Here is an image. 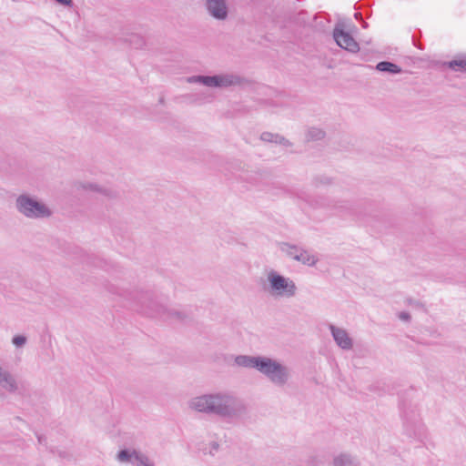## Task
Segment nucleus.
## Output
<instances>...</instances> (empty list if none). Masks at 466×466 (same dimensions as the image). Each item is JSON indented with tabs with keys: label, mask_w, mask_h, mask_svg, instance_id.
Listing matches in <instances>:
<instances>
[{
	"label": "nucleus",
	"mask_w": 466,
	"mask_h": 466,
	"mask_svg": "<svg viewBox=\"0 0 466 466\" xmlns=\"http://www.w3.org/2000/svg\"><path fill=\"white\" fill-rule=\"evenodd\" d=\"M405 303L412 308H415V309H424V305L420 301L410 299V298L407 299L405 300Z\"/></svg>",
	"instance_id": "26"
},
{
	"label": "nucleus",
	"mask_w": 466,
	"mask_h": 466,
	"mask_svg": "<svg viewBox=\"0 0 466 466\" xmlns=\"http://www.w3.org/2000/svg\"><path fill=\"white\" fill-rule=\"evenodd\" d=\"M37 440H38V442L40 444H42L46 441V438L44 436H42V435H38L37 436Z\"/></svg>",
	"instance_id": "28"
},
{
	"label": "nucleus",
	"mask_w": 466,
	"mask_h": 466,
	"mask_svg": "<svg viewBox=\"0 0 466 466\" xmlns=\"http://www.w3.org/2000/svg\"><path fill=\"white\" fill-rule=\"evenodd\" d=\"M139 451H128V450H121L117 453V460L120 462H130L135 464V454H138Z\"/></svg>",
	"instance_id": "22"
},
{
	"label": "nucleus",
	"mask_w": 466,
	"mask_h": 466,
	"mask_svg": "<svg viewBox=\"0 0 466 466\" xmlns=\"http://www.w3.org/2000/svg\"><path fill=\"white\" fill-rule=\"evenodd\" d=\"M76 187H77V189L96 192L98 194H101V195L108 198H115L117 197V193H116V190H114V189H112L110 187L100 186V185H98L96 183L79 182L76 185Z\"/></svg>",
	"instance_id": "12"
},
{
	"label": "nucleus",
	"mask_w": 466,
	"mask_h": 466,
	"mask_svg": "<svg viewBox=\"0 0 466 466\" xmlns=\"http://www.w3.org/2000/svg\"><path fill=\"white\" fill-rule=\"evenodd\" d=\"M260 357L261 356L238 355L235 357L234 362L238 367L255 369L257 370Z\"/></svg>",
	"instance_id": "14"
},
{
	"label": "nucleus",
	"mask_w": 466,
	"mask_h": 466,
	"mask_svg": "<svg viewBox=\"0 0 466 466\" xmlns=\"http://www.w3.org/2000/svg\"><path fill=\"white\" fill-rule=\"evenodd\" d=\"M329 329L339 348L343 350H350L353 348V339L345 329L337 327L333 324H329Z\"/></svg>",
	"instance_id": "10"
},
{
	"label": "nucleus",
	"mask_w": 466,
	"mask_h": 466,
	"mask_svg": "<svg viewBox=\"0 0 466 466\" xmlns=\"http://www.w3.org/2000/svg\"><path fill=\"white\" fill-rule=\"evenodd\" d=\"M0 388L9 393H15L19 390L18 382L15 377L7 370L0 366Z\"/></svg>",
	"instance_id": "13"
},
{
	"label": "nucleus",
	"mask_w": 466,
	"mask_h": 466,
	"mask_svg": "<svg viewBox=\"0 0 466 466\" xmlns=\"http://www.w3.org/2000/svg\"><path fill=\"white\" fill-rule=\"evenodd\" d=\"M333 38L337 45L345 50L351 53H356L360 50L359 44L355 39L349 33L345 32L339 25H337L334 28Z\"/></svg>",
	"instance_id": "9"
},
{
	"label": "nucleus",
	"mask_w": 466,
	"mask_h": 466,
	"mask_svg": "<svg viewBox=\"0 0 466 466\" xmlns=\"http://www.w3.org/2000/svg\"><path fill=\"white\" fill-rule=\"evenodd\" d=\"M448 66L454 71L466 72V56H458L450 61Z\"/></svg>",
	"instance_id": "20"
},
{
	"label": "nucleus",
	"mask_w": 466,
	"mask_h": 466,
	"mask_svg": "<svg viewBox=\"0 0 466 466\" xmlns=\"http://www.w3.org/2000/svg\"><path fill=\"white\" fill-rule=\"evenodd\" d=\"M279 248L282 252H284L287 256H289V258H291L292 259L295 260V257L296 255L299 254V250L301 248L296 246V245H291L289 243H287V242H282L279 246Z\"/></svg>",
	"instance_id": "21"
},
{
	"label": "nucleus",
	"mask_w": 466,
	"mask_h": 466,
	"mask_svg": "<svg viewBox=\"0 0 466 466\" xmlns=\"http://www.w3.org/2000/svg\"><path fill=\"white\" fill-rule=\"evenodd\" d=\"M15 208L30 219H43L52 216V210L46 204L28 194H21L16 198Z\"/></svg>",
	"instance_id": "4"
},
{
	"label": "nucleus",
	"mask_w": 466,
	"mask_h": 466,
	"mask_svg": "<svg viewBox=\"0 0 466 466\" xmlns=\"http://www.w3.org/2000/svg\"><path fill=\"white\" fill-rule=\"evenodd\" d=\"M206 9L210 16L223 21L228 15V7L226 0H206Z\"/></svg>",
	"instance_id": "11"
},
{
	"label": "nucleus",
	"mask_w": 466,
	"mask_h": 466,
	"mask_svg": "<svg viewBox=\"0 0 466 466\" xmlns=\"http://www.w3.org/2000/svg\"><path fill=\"white\" fill-rule=\"evenodd\" d=\"M135 466H154V463L149 460V458L138 452V454H135Z\"/></svg>",
	"instance_id": "24"
},
{
	"label": "nucleus",
	"mask_w": 466,
	"mask_h": 466,
	"mask_svg": "<svg viewBox=\"0 0 466 466\" xmlns=\"http://www.w3.org/2000/svg\"><path fill=\"white\" fill-rule=\"evenodd\" d=\"M295 260L304 265L312 267L317 264L319 258L315 255L311 254L309 251L301 248L299 254L296 255Z\"/></svg>",
	"instance_id": "16"
},
{
	"label": "nucleus",
	"mask_w": 466,
	"mask_h": 466,
	"mask_svg": "<svg viewBox=\"0 0 466 466\" xmlns=\"http://www.w3.org/2000/svg\"><path fill=\"white\" fill-rule=\"evenodd\" d=\"M27 339L24 335H16L12 339V343L17 347L22 348L25 345Z\"/></svg>",
	"instance_id": "25"
},
{
	"label": "nucleus",
	"mask_w": 466,
	"mask_h": 466,
	"mask_svg": "<svg viewBox=\"0 0 466 466\" xmlns=\"http://www.w3.org/2000/svg\"><path fill=\"white\" fill-rule=\"evenodd\" d=\"M106 289L108 292L126 299L137 300L142 308V311L150 317L160 318L164 320H184L186 318L183 312L175 309H168L167 306L160 303L151 292H131L115 284H108Z\"/></svg>",
	"instance_id": "2"
},
{
	"label": "nucleus",
	"mask_w": 466,
	"mask_h": 466,
	"mask_svg": "<svg viewBox=\"0 0 466 466\" xmlns=\"http://www.w3.org/2000/svg\"><path fill=\"white\" fill-rule=\"evenodd\" d=\"M356 458L347 453H341L334 457L332 466H359Z\"/></svg>",
	"instance_id": "15"
},
{
	"label": "nucleus",
	"mask_w": 466,
	"mask_h": 466,
	"mask_svg": "<svg viewBox=\"0 0 466 466\" xmlns=\"http://www.w3.org/2000/svg\"><path fill=\"white\" fill-rule=\"evenodd\" d=\"M315 461H316V458H315V457H310V458H309V461H311L312 463H313V462H315Z\"/></svg>",
	"instance_id": "29"
},
{
	"label": "nucleus",
	"mask_w": 466,
	"mask_h": 466,
	"mask_svg": "<svg viewBox=\"0 0 466 466\" xmlns=\"http://www.w3.org/2000/svg\"><path fill=\"white\" fill-rule=\"evenodd\" d=\"M325 137V132L321 128L319 127H309L306 132V139L307 141H319Z\"/></svg>",
	"instance_id": "19"
},
{
	"label": "nucleus",
	"mask_w": 466,
	"mask_h": 466,
	"mask_svg": "<svg viewBox=\"0 0 466 466\" xmlns=\"http://www.w3.org/2000/svg\"><path fill=\"white\" fill-rule=\"evenodd\" d=\"M188 406L197 412L230 420L238 419L247 412L243 400L228 391L197 396L189 400Z\"/></svg>",
	"instance_id": "1"
},
{
	"label": "nucleus",
	"mask_w": 466,
	"mask_h": 466,
	"mask_svg": "<svg viewBox=\"0 0 466 466\" xmlns=\"http://www.w3.org/2000/svg\"><path fill=\"white\" fill-rule=\"evenodd\" d=\"M401 417L405 433L410 436H416L420 429V417L417 406L411 404H403L401 408Z\"/></svg>",
	"instance_id": "7"
},
{
	"label": "nucleus",
	"mask_w": 466,
	"mask_h": 466,
	"mask_svg": "<svg viewBox=\"0 0 466 466\" xmlns=\"http://www.w3.org/2000/svg\"><path fill=\"white\" fill-rule=\"evenodd\" d=\"M398 317L400 320L402 321H410V313L406 312V311H401L398 314Z\"/></svg>",
	"instance_id": "27"
},
{
	"label": "nucleus",
	"mask_w": 466,
	"mask_h": 466,
	"mask_svg": "<svg viewBox=\"0 0 466 466\" xmlns=\"http://www.w3.org/2000/svg\"><path fill=\"white\" fill-rule=\"evenodd\" d=\"M260 139L262 141H264V142H270V143L279 144V145H283L285 147H290L292 145L284 137H282V136H280L279 134L271 133V132H263L260 135Z\"/></svg>",
	"instance_id": "17"
},
{
	"label": "nucleus",
	"mask_w": 466,
	"mask_h": 466,
	"mask_svg": "<svg viewBox=\"0 0 466 466\" xmlns=\"http://www.w3.org/2000/svg\"><path fill=\"white\" fill-rule=\"evenodd\" d=\"M127 41L136 49L143 48L145 46L144 38L137 34H132Z\"/></svg>",
	"instance_id": "23"
},
{
	"label": "nucleus",
	"mask_w": 466,
	"mask_h": 466,
	"mask_svg": "<svg viewBox=\"0 0 466 466\" xmlns=\"http://www.w3.org/2000/svg\"><path fill=\"white\" fill-rule=\"evenodd\" d=\"M257 370L270 382L279 387L287 384L290 378V372L287 366L267 356L260 357Z\"/></svg>",
	"instance_id": "5"
},
{
	"label": "nucleus",
	"mask_w": 466,
	"mask_h": 466,
	"mask_svg": "<svg viewBox=\"0 0 466 466\" xmlns=\"http://www.w3.org/2000/svg\"><path fill=\"white\" fill-rule=\"evenodd\" d=\"M376 69L380 72H385L389 74H400L402 72V69L396 64L389 61H381L376 65Z\"/></svg>",
	"instance_id": "18"
},
{
	"label": "nucleus",
	"mask_w": 466,
	"mask_h": 466,
	"mask_svg": "<svg viewBox=\"0 0 466 466\" xmlns=\"http://www.w3.org/2000/svg\"><path fill=\"white\" fill-rule=\"evenodd\" d=\"M244 79L234 73H225L214 76H192L187 78L189 84H201L208 87L228 88L240 86Z\"/></svg>",
	"instance_id": "6"
},
{
	"label": "nucleus",
	"mask_w": 466,
	"mask_h": 466,
	"mask_svg": "<svg viewBox=\"0 0 466 466\" xmlns=\"http://www.w3.org/2000/svg\"><path fill=\"white\" fill-rule=\"evenodd\" d=\"M264 289L275 299H289L298 293V287L295 281L274 269L267 273V282Z\"/></svg>",
	"instance_id": "3"
},
{
	"label": "nucleus",
	"mask_w": 466,
	"mask_h": 466,
	"mask_svg": "<svg viewBox=\"0 0 466 466\" xmlns=\"http://www.w3.org/2000/svg\"><path fill=\"white\" fill-rule=\"evenodd\" d=\"M308 202L311 208L323 209L330 214H342L349 210L346 203L327 197H311Z\"/></svg>",
	"instance_id": "8"
}]
</instances>
